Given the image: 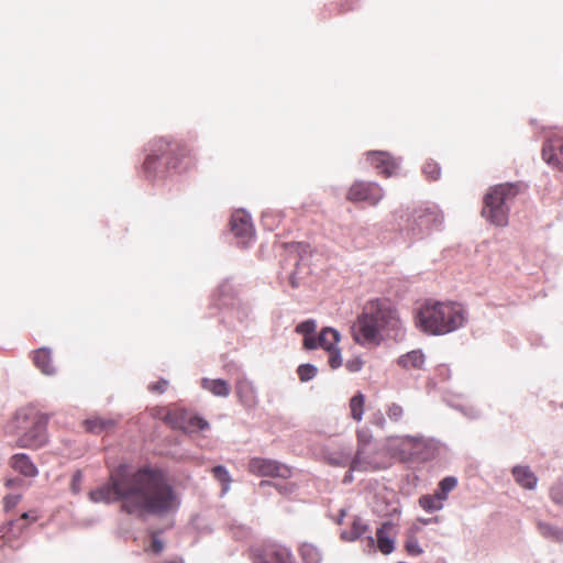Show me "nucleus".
<instances>
[{"mask_svg": "<svg viewBox=\"0 0 563 563\" xmlns=\"http://www.w3.org/2000/svg\"><path fill=\"white\" fill-rule=\"evenodd\" d=\"M92 503H119L123 512L137 519L164 518L180 507V496L163 471L150 466L132 470L128 464L114 467L106 484L91 490Z\"/></svg>", "mask_w": 563, "mask_h": 563, "instance_id": "f257e3e1", "label": "nucleus"}, {"mask_svg": "<svg viewBox=\"0 0 563 563\" xmlns=\"http://www.w3.org/2000/svg\"><path fill=\"white\" fill-rule=\"evenodd\" d=\"M383 332L399 340L404 336L402 322L389 302L369 301L352 327L353 338L362 345H377L383 339Z\"/></svg>", "mask_w": 563, "mask_h": 563, "instance_id": "f03ea898", "label": "nucleus"}, {"mask_svg": "<svg viewBox=\"0 0 563 563\" xmlns=\"http://www.w3.org/2000/svg\"><path fill=\"white\" fill-rule=\"evenodd\" d=\"M466 320L465 309L459 302L431 301L421 305L416 312L417 327L428 334L442 335L461 328Z\"/></svg>", "mask_w": 563, "mask_h": 563, "instance_id": "7ed1b4c3", "label": "nucleus"}, {"mask_svg": "<svg viewBox=\"0 0 563 563\" xmlns=\"http://www.w3.org/2000/svg\"><path fill=\"white\" fill-rule=\"evenodd\" d=\"M47 418L33 409H20L12 420L16 444L25 449H38L47 442Z\"/></svg>", "mask_w": 563, "mask_h": 563, "instance_id": "20e7f679", "label": "nucleus"}, {"mask_svg": "<svg viewBox=\"0 0 563 563\" xmlns=\"http://www.w3.org/2000/svg\"><path fill=\"white\" fill-rule=\"evenodd\" d=\"M517 186L512 184L497 185L485 196L483 216L493 224L505 227L508 223V202L516 197Z\"/></svg>", "mask_w": 563, "mask_h": 563, "instance_id": "39448f33", "label": "nucleus"}, {"mask_svg": "<svg viewBox=\"0 0 563 563\" xmlns=\"http://www.w3.org/2000/svg\"><path fill=\"white\" fill-rule=\"evenodd\" d=\"M442 221V213L437 207L420 209L408 219L407 230L413 238H421L430 229L440 225Z\"/></svg>", "mask_w": 563, "mask_h": 563, "instance_id": "423d86ee", "label": "nucleus"}, {"mask_svg": "<svg viewBox=\"0 0 563 563\" xmlns=\"http://www.w3.org/2000/svg\"><path fill=\"white\" fill-rule=\"evenodd\" d=\"M231 231L238 239V244L246 247L255 235L251 216L244 210H236L230 220Z\"/></svg>", "mask_w": 563, "mask_h": 563, "instance_id": "0eeeda50", "label": "nucleus"}, {"mask_svg": "<svg viewBox=\"0 0 563 563\" xmlns=\"http://www.w3.org/2000/svg\"><path fill=\"white\" fill-rule=\"evenodd\" d=\"M384 197V190L375 183L355 181L347 192V199L353 202L365 201L377 205Z\"/></svg>", "mask_w": 563, "mask_h": 563, "instance_id": "6e6552de", "label": "nucleus"}, {"mask_svg": "<svg viewBox=\"0 0 563 563\" xmlns=\"http://www.w3.org/2000/svg\"><path fill=\"white\" fill-rule=\"evenodd\" d=\"M249 470L251 473L258 476H276L288 478L291 475V470L277 461L253 457L250 460Z\"/></svg>", "mask_w": 563, "mask_h": 563, "instance_id": "1a4fd4ad", "label": "nucleus"}, {"mask_svg": "<svg viewBox=\"0 0 563 563\" xmlns=\"http://www.w3.org/2000/svg\"><path fill=\"white\" fill-rule=\"evenodd\" d=\"M394 527L395 526L391 521H385L376 530V540L373 536H367L366 544L368 550L372 551L375 548L376 543L377 549L383 554H390L395 550V537L393 533Z\"/></svg>", "mask_w": 563, "mask_h": 563, "instance_id": "9d476101", "label": "nucleus"}, {"mask_svg": "<svg viewBox=\"0 0 563 563\" xmlns=\"http://www.w3.org/2000/svg\"><path fill=\"white\" fill-rule=\"evenodd\" d=\"M255 563H294V559L288 548L266 542L256 554Z\"/></svg>", "mask_w": 563, "mask_h": 563, "instance_id": "9b49d317", "label": "nucleus"}, {"mask_svg": "<svg viewBox=\"0 0 563 563\" xmlns=\"http://www.w3.org/2000/svg\"><path fill=\"white\" fill-rule=\"evenodd\" d=\"M367 161L383 175L390 177L396 174L399 163L386 152L373 151L367 153Z\"/></svg>", "mask_w": 563, "mask_h": 563, "instance_id": "f8f14e48", "label": "nucleus"}, {"mask_svg": "<svg viewBox=\"0 0 563 563\" xmlns=\"http://www.w3.org/2000/svg\"><path fill=\"white\" fill-rule=\"evenodd\" d=\"M289 258L295 262L296 269L291 272L289 276L290 285L294 288H297L299 286V283L297 280L298 275V268L300 265V262H303L307 260L308 255L310 254V246L302 242H296L287 244L286 246Z\"/></svg>", "mask_w": 563, "mask_h": 563, "instance_id": "ddd939ff", "label": "nucleus"}, {"mask_svg": "<svg viewBox=\"0 0 563 563\" xmlns=\"http://www.w3.org/2000/svg\"><path fill=\"white\" fill-rule=\"evenodd\" d=\"M169 145H170L169 142H167L164 139L155 140L151 144L150 153L147 154L146 159L143 165L144 170L147 174L148 178L152 177V175H153V177L156 176L155 172H156L157 159H158L159 155L166 154Z\"/></svg>", "mask_w": 563, "mask_h": 563, "instance_id": "4468645a", "label": "nucleus"}, {"mask_svg": "<svg viewBox=\"0 0 563 563\" xmlns=\"http://www.w3.org/2000/svg\"><path fill=\"white\" fill-rule=\"evenodd\" d=\"M33 362L44 375H55L56 367L53 365L52 351L48 347H40L33 352Z\"/></svg>", "mask_w": 563, "mask_h": 563, "instance_id": "2eb2a0df", "label": "nucleus"}, {"mask_svg": "<svg viewBox=\"0 0 563 563\" xmlns=\"http://www.w3.org/2000/svg\"><path fill=\"white\" fill-rule=\"evenodd\" d=\"M511 473L517 484L521 487L530 490L537 487L538 477L529 466L517 465L512 467Z\"/></svg>", "mask_w": 563, "mask_h": 563, "instance_id": "dca6fc26", "label": "nucleus"}, {"mask_svg": "<svg viewBox=\"0 0 563 563\" xmlns=\"http://www.w3.org/2000/svg\"><path fill=\"white\" fill-rule=\"evenodd\" d=\"M11 466L14 468V471L27 477H34L38 473L36 466L30 460V457L22 453L15 454L11 457Z\"/></svg>", "mask_w": 563, "mask_h": 563, "instance_id": "f3484780", "label": "nucleus"}, {"mask_svg": "<svg viewBox=\"0 0 563 563\" xmlns=\"http://www.w3.org/2000/svg\"><path fill=\"white\" fill-rule=\"evenodd\" d=\"M537 529L540 536L544 539L556 543H563V527L539 520L537 522Z\"/></svg>", "mask_w": 563, "mask_h": 563, "instance_id": "a211bd4d", "label": "nucleus"}, {"mask_svg": "<svg viewBox=\"0 0 563 563\" xmlns=\"http://www.w3.org/2000/svg\"><path fill=\"white\" fill-rule=\"evenodd\" d=\"M201 386L203 389L210 391L212 395L217 397H228L231 391V387L227 380L218 378V379H209L202 378Z\"/></svg>", "mask_w": 563, "mask_h": 563, "instance_id": "6ab92c4d", "label": "nucleus"}, {"mask_svg": "<svg viewBox=\"0 0 563 563\" xmlns=\"http://www.w3.org/2000/svg\"><path fill=\"white\" fill-rule=\"evenodd\" d=\"M185 416H186V413L183 411H166V412H164L163 409H159L156 413V417L161 418L170 428L188 430L189 427H186Z\"/></svg>", "mask_w": 563, "mask_h": 563, "instance_id": "aec40b11", "label": "nucleus"}, {"mask_svg": "<svg viewBox=\"0 0 563 563\" xmlns=\"http://www.w3.org/2000/svg\"><path fill=\"white\" fill-rule=\"evenodd\" d=\"M424 364V354L420 350H413L398 358V365L405 369L422 368Z\"/></svg>", "mask_w": 563, "mask_h": 563, "instance_id": "412c9836", "label": "nucleus"}, {"mask_svg": "<svg viewBox=\"0 0 563 563\" xmlns=\"http://www.w3.org/2000/svg\"><path fill=\"white\" fill-rule=\"evenodd\" d=\"M340 332L333 328H324L319 334V347L325 351L338 347Z\"/></svg>", "mask_w": 563, "mask_h": 563, "instance_id": "4be33fe9", "label": "nucleus"}, {"mask_svg": "<svg viewBox=\"0 0 563 563\" xmlns=\"http://www.w3.org/2000/svg\"><path fill=\"white\" fill-rule=\"evenodd\" d=\"M368 531V525L364 523L361 518H354L351 529L341 532V539L349 542L355 541Z\"/></svg>", "mask_w": 563, "mask_h": 563, "instance_id": "5701e85b", "label": "nucleus"}, {"mask_svg": "<svg viewBox=\"0 0 563 563\" xmlns=\"http://www.w3.org/2000/svg\"><path fill=\"white\" fill-rule=\"evenodd\" d=\"M115 424V421L112 419H103V418H90L85 420L86 430L90 433L99 434L102 431H108L112 429Z\"/></svg>", "mask_w": 563, "mask_h": 563, "instance_id": "b1692460", "label": "nucleus"}, {"mask_svg": "<svg viewBox=\"0 0 563 563\" xmlns=\"http://www.w3.org/2000/svg\"><path fill=\"white\" fill-rule=\"evenodd\" d=\"M236 395L242 402H249L253 399V385L246 378H240L235 385Z\"/></svg>", "mask_w": 563, "mask_h": 563, "instance_id": "393cba45", "label": "nucleus"}, {"mask_svg": "<svg viewBox=\"0 0 563 563\" xmlns=\"http://www.w3.org/2000/svg\"><path fill=\"white\" fill-rule=\"evenodd\" d=\"M365 397L362 393H357L350 400L351 416L354 420L361 421L364 413Z\"/></svg>", "mask_w": 563, "mask_h": 563, "instance_id": "a878e982", "label": "nucleus"}, {"mask_svg": "<svg viewBox=\"0 0 563 563\" xmlns=\"http://www.w3.org/2000/svg\"><path fill=\"white\" fill-rule=\"evenodd\" d=\"M300 553L305 563H320L321 554L319 550L312 544H302Z\"/></svg>", "mask_w": 563, "mask_h": 563, "instance_id": "bb28decb", "label": "nucleus"}, {"mask_svg": "<svg viewBox=\"0 0 563 563\" xmlns=\"http://www.w3.org/2000/svg\"><path fill=\"white\" fill-rule=\"evenodd\" d=\"M371 468H372V465L366 460V457L364 456L363 449L358 448L354 459L351 462L350 471L365 472V471H368Z\"/></svg>", "mask_w": 563, "mask_h": 563, "instance_id": "cd10ccee", "label": "nucleus"}, {"mask_svg": "<svg viewBox=\"0 0 563 563\" xmlns=\"http://www.w3.org/2000/svg\"><path fill=\"white\" fill-rule=\"evenodd\" d=\"M542 157L549 165L556 167L561 164V159L555 153V147L550 141L543 145Z\"/></svg>", "mask_w": 563, "mask_h": 563, "instance_id": "c85d7f7f", "label": "nucleus"}, {"mask_svg": "<svg viewBox=\"0 0 563 563\" xmlns=\"http://www.w3.org/2000/svg\"><path fill=\"white\" fill-rule=\"evenodd\" d=\"M186 427H189L188 430H184L185 432H192L196 430H206L209 428V423L206 419L199 416H185Z\"/></svg>", "mask_w": 563, "mask_h": 563, "instance_id": "c756f323", "label": "nucleus"}, {"mask_svg": "<svg viewBox=\"0 0 563 563\" xmlns=\"http://www.w3.org/2000/svg\"><path fill=\"white\" fill-rule=\"evenodd\" d=\"M419 505L428 512L439 511L443 508V504L432 497V495H424L419 498Z\"/></svg>", "mask_w": 563, "mask_h": 563, "instance_id": "7c9ffc66", "label": "nucleus"}, {"mask_svg": "<svg viewBox=\"0 0 563 563\" xmlns=\"http://www.w3.org/2000/svg\"><path fill=\"white\" fill-rule=\"evenodd\" d=\"M297 373L301 382H309L316 377L318 369L312 364H301L298 367Z\"/></svg>", "mask_w": 563, "mask_h": 563, "instance_id": "2f4dec72", "label": "nucleus"}, {"mask_svg": "<svg viewBox=\"0 0 563 563\" xmlns=\"http://www.w3.org/2000/svg\"><path fill=\"white\" fill-rule=\"evenodd\" d=\"M212 473L218 481L224 484L223 490L227 492L228 485L231 482V477L228 470L222 465H217L212 468Z\"/></svg>", "mask_w": 563, "mask_h": 563, "instance_id": "473e14b6", "label": "nucleus"}, {"mask_svg": "<svg viewBox=\"0 0 563 563\" xmlns=\"http://www.w3.org/2000/svg\"><path fill=\"white\" fill-rule=\"evenodd\" d=\"M440 167L435 162H427L423 165V174L430 179H438L440 177Z\"/></svg>", "mask_w": 563, "mask_h": 563, "instance_id": "72a5a7b5", "label": "nucleus"}, {"mask_svg": "<svg viewBox=\"0 0 563 563\" xmlns=\"http://www.w3.org/2000/svg\"><path fill=\"white\" fill-rule=\"evenodd\" d=\"M317 324L316 321L310 319L299 323L296 328V331L305 336L312 335L316 331Z\"/></svg>", "mask_w": 563, "mask_h": 563, "instance_id": "f704fd0d", "label": "nucleus"}, {"mask_svg": "<svg viewBox=\"0 0 563 563\" xmlns=\"http://www.w3.org/2000/svg\"><path fill=\"white\" fill-rule=\"evenodd\" d=\"M386 415L391 421L397 422L402 418L404 409L400 405L393 402L388 406Z\"/></svg>", "mask_w": 563, "mask_h": 563, "instance_id": "c9c22d12", "label": "nucleus"}, {"mask_svg": "<svg viewBox=\"0 0 563 563\" xmlns=\"http://www.w3.org/2000/svg\"><path fill=\"white\" fill-rule=\"evenodd\" d=\"M329 353V365L331 368L336 369L342 365V355L339 347L327 351Z\"/></svg>", "mask_w": 563, "mask_h": 563, "instance_id": "e433bc0d", "label": "nucleus"}, {"mask_svg": "<svg viewBox=\"0 0 563 563\" xmlns=\"http://www.w3.org/2000/svg\"><path fill=\"white\" fill-rule=\"evenodd\" d=\"M407 552L411 555H420L423 553L422 548L420 547L417 538L410 537L405 544Z\"/></svg>", "mask_w": 563, "mask_h": 563, "instance_id": "4c0bfd02", "label": "nucleus"}, {"mask_svg": "<svg viewBox=\"0 0 563 563\" xmlns=\"http://www.w3.org/2000/svg\"><path fill=\"white\" fill-rule=\"evenodd\" d=\"M151 547L147 550H151L155 554H159L164 550V542L158 538V533L155 531L151 532Z\"/></svg>", "mask_w": 563, "mask_h": 563, "instance_id": "58836bf2", "label": "nucleus"}, {"mask_svg": "<svg viewBox=\"0 0 563 563\" xmlns=\"http://www.w3.org/2000/svg\"><path fill=\"white\" fill-rule=\"evenodd\" d=\"M457 486V479L454 476H446L439 483V487L448 495Z\"/></svg>", "mask_w": 563, "mask_h": 563, "instance_id": "ea45409f", "label": "nucleus"}, {"mask_svg": "<svg viewBox=\"0 0 563 563\" xmlns=\"http://www.w3.org/2000/svg\"><path fill=\"white\" fill-rule=\"evenodd\" d=\"M20 498V495H7L3 499L4 510L9 511L14 508L18 505Z\"/></svg>", "mask_w": 563, "mask_h": 563, "instance_id": "a19ab883", "label": "nucleus"}, {"mask_svg": "<svg viewBox=\"0 0 563 563\" xmlns=\"http://www.w3.org/2000/svg\"><path fill=\"white\" fill-rule=\"evenodd\" d=\"M345 366L349 372L356 373V372L361 371V368L363 366V362L360 357H355V358L349 360L346 362Z\"/></svg>", "mask_w": 563, "mask_h": 563, "instance_id": "79ce46f5", "label": "nucleus"}, {"mask_svg": "<svg viewBox=\"0 0 563 563\" xmlns=\"http://www.w3.org/2000/svg\"><path fill=\"white\" fill-rule=\"evenodd\" d=\"M372 434L368 429H361L357 431V441L360 446L371 442Z\"/></svg>", "mask_w": 563, "mask_h": 563, "instance_id": "37998d69", "label": "nucleus"}, {"mask_svg": "<svg viewBox=\"0 0 563 563\" xmlns=\"http://www.w3.org/2000/svg\"><path fill=\"white\" fill-rule=\"evenodd\" d=\"M303 345L307 350H314L319 347V336L307 335L303 339Z\"/></svg>", "mask_w": 563, "mask_h": 563, "instance_id": "c03bdc74", "label": "nucleus"}, {"mask_svg": "<svg viewBox=\"0 0 563 563\" xmlns=\"http://www.w3.org/2000/svg\"><path fill=\"white\" fill-rule=\"evenodd\" d=\"M167 385H168V382L165 380V379H161L159 382L157 383H154V384H151L148 386V389L151 391H154V393H158V394H162L166 390L167 388Z\"/></svg>", "mask_w": 563, "mask_h": 563, "instance_id": "a18cd8bd", "label": "nucleus"}, {"mask_svg": "<svg viewBox=\"0 0 563 563\" xmlns=\"http://www.w3.org/2000/svg\"><path fill=\"white\" fill-rule=\"evenodd\" d=\"M550 495L554 504L563 506V492L560 488H552Z\"/></svg>", "mask_w": 563, "mask_h": 563, "instance_id": "49530a36", "label": "nucleus"}, {"mask_svg": "<svg viewBox=\"0 0 563 563\" xmlns=\"http://www.w3.org/2000/svg\"><path fill=\"white\" fill-rule=\"evenodd\" d=\"M461 410L463 411V413L471 418V419H476L481 416V410L478 408H475V407H470V408H464V407H461Z\"/></svg>", "mask_w": 563, "mask_h": 563, "instance_id": "de8ad7c7", "label": "nucleus"}, {"mask_svg": "<svg viewBox=\"0 0 563 563\" xmlns=\"http://www.w3.org/2000/svg\"><path fill=\"white\" fill-rule=\"evenodd\" d=\"M373 422L378 426L379 428H384L385 427V423H386V419L384 417V415L378 411L377 413H375L373 416Z\"/></svg>", "mask_w": 563, "mask_h": 563, "instance_id": "09e8293b", "label": "nucleus"}, {"mask_svg": "<svg viewBox=\"0 0 563 563\" xmlns=\"http://www.w3.org/2000/svg\"><path fill=\"white\" fill-rule=\"evenodd\" d=\"M275 488L283 495L290 494L294 490V486L288 484H275Z\"/></svg>", "mask_w": 563, "mask_h": 563, "instance_id": "8fccbe9b", "label": "nucleus"}, {"mask_svg": "<svg viewBox=\"0 0 563 563\" xmlns=\"http://www.w3.org/2000/svg\"><path fill=\"white\" fill-rule=\"evenodd\" d=\"M82 481V475L79 471H77L74 475H73V489L74 492H77L79 489V485Z\"/></svg>", "mask_w": 563, "mask_h": 563, "instance_id": "3c124183", "label": "nucleus"}, {"mask_svg": "<svg viewBox=\"0 0 563 563\" xmlns=\"http://www.w3.org/2000/svg\"><path fill=\"white\" fill-rule=\"evenodd\" d=\"M432 497L437 498V500L443 504V501L448 498V494L439 487L438 490L432 495Z\"/></svg>", "mask_w": 563, "mask_h": 563, "instance_id": "603ef678", "label": "nucleus"}, {"mask_svg": "<svg viewBox=\"0 0 563 563\" xmlns=\"http://www.w3.org/2000/svg\"><path fill=\"white\" fill-rule=\"evenodd\" d=\"M432 497L437 498V500L443 504V501L448 498V494L439 487L438 490L432 495Z\"/></svg>", "mask_w": 563, "mask_h": 563, "instance_id": "864d4df0", "label": "nucleus"}, {"mask_svg": "<svg viewBox=\"0 0 563 563\" xmlns=\"http://www.w3.org/2000/svg\"><path fill=\"white\" fill-rule=\"evenodd\" d=\"M32 512L31 511H26V512H23L22 516H21V519H29V518H32L33 520L36 519L35 516H32L31 515Z\"/></svg>", "mask_w": 563, "mask_h": 563, "instance_id": "5fc2aeb1", "label": "nucleus"}, {"mask_svg": "<svg viewBox=\"0 0 563 563\" xmlns=\"http://www.w3.org/2000/svg\"><path fill=\"white\" fill-rule=\"evenodd\" d=\"M559 158L563 161V143L559 145V153H556Z\"/></svg>", "mask_w": 563, "mask_h": 563, "instance_id": "6e6d98bb", "label": "nucleus"}, {"mask_svg": "<svg viewBox=\"0 0 563 563\" xmlns=\"http://www.w3.org/2000/svg\"><path fill=\"white\" fill-rule=\"evenodd\" d=\"M344 516H345V510H341V515L339 516V520H338L339 523L342 522Z\"/></svg>", "mask_w": 563, "mask_h": 563, "instance_id": "4d7b16f0", "label": "nucleus"}, {"mask_svg": "<svg viewBox=\"0 0 563 563\" xmlns=\"http://www.w3.org/2000/svg\"><path fill=\"white\" fill-rule=\"evenodd\" d=\"M351 481H352V475L349 473V474H346V475H345V477H344V481H343V482H344V483H347V482H351Z\"/></svg>", "mask_w": 563, "mask_h": 563, "instance_id": "13d9d810", "label": "nucleus"}, {"mask_svg": "<svg viewBox=\"0 0 563 563\" xmlns=\"http://www.w3.org/2000/svg\"><path fill=\"white\" fill-rule=\"evenodd\" d=\"M266 485H271V482H268V481H262V482L260 483V486H266Z\"/></svg>", "mask_w": 563, "mask_h": 563, "instance_id": "bf43d9fd", "label": "nucleus"}, {"mask_svg": "<svg viewBox=\"0 0 563 563\" xmlns=\"http://www.w3.org/2000/svg\"><path fill=\"white\" fill-rule=\"evenodd\" d=\"M14 483V479H8L7 481V486L11 487Z\"/></svg>", "mask_w": 563, "mask_h": 563, "instance_id": "052dcab7", "label": "nucleus"}, {"mask_svg": "<svg viewBox=\"0 0 563 563\" xmlns=\"http://www.w3.org/2000/svg\"><path fill=\"white\" fill-rule=\"evenodd\" d=\"M7 525H8V529H10L11 527H13L14 521L10 520V521H8V523H7Z\"/></svg>", "mask_w": 563, "mask_h": 563, "instance_id": "680f3d73", "label": "nucleus"}, {"mask_svg": "<svg viewBox=\"0 0 563 563\" xmlns=\"http://www.w3.org/2000/svg\"><path fill=\"white\" fill-rule=\"evenodd\" d=\"M558 167L563 170V161H561V164Z\"/></svg>", "mask_w": 563, "mask_h": 563, "instance_id": "e2e57ef3", "label": "nucleus"}]
</instances>
